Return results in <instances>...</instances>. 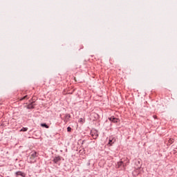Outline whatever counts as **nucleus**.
Here are the masks:
<instances>
[{"label": "nucleus", "mask_w": 177, "mask_h": 177, "mask_svg": "<svg viewBox=\"0 0 177 177\" xmlns=\"http://www.w3.org/2000/svg\"><path fill=\"white\" fill-rule=\"evenodd\" d=\"M17 176H22V177H26V174L21 171H17L16 172Z\"/></svg>", "instance_id": "nucleus-5"}, {"label": "nucleus", "mask_w": 177, "mask_h": 177, "mask_svg": "<svg viewBox=\"0 0 177 177\" xmlns=\"http://www.w3.org/2000/svg\"><path fill=\"white\" fill-rule=\"evenodd\" d=\"M30 105H29V106H28V109H30Z\"/></svg>", "instance_id": "nucleus-14"}, {"label": "nucleus", "mask_w": 177, "mask_h": 177, "mask_svg": "<svg viewBox=\"0 0 177 177\" xmlns=\"http://www.w3.org/2000/svg\"><path fill=\"white\" fill-rule=\"evenodd\" d=\"M174 142V139H172V138H170L169 140V142L170 143V145H172V142Z\"/></svg>", "instance_id": "nucleus-11"}, {"label": "nucleus", "mask_w": 177, "mask_h": 177, "mask_svg": "<svg viewBox=\"0 0 177 177\" xmlns=\"http://www.w3.org/2000/svg\"><path fill=\"white\" fill-rule=\"evenodd\" d=\"M41 127H43L44 128H49V126H48V124H45V123H42L41 124Z\"/></svg>", "instance_id": "nucleus-9"}, {"label": "nucleus", "mask_w": 177, "mask_h": 177, "mask_svg": "<svg viewBox=\"0 0 177 177\" xmlns=\"http://www.w3.org/2000/svg\"><path fill=\"white\" fill-rule=\"evenodd\" d=\"M90 135L93 139H97V137L99 136V133H97V131L96 130H92Z\"/></svg>", "instance_id": "nucleus-2"}, {"label": "nucleus", "mask_w": 177, "mask_h": 177, "mask_svg": "<svg viewBox=\"0 0 177 177\" xmlns=\"http://www.w3.org/2000/svg\"><path fill=\"white\" fill-rule=\"evenodd\" d=\"M28 131V128L27 127H23L21 130L20 132H27Z\"/></svg>", "instance_id": "nucleus-7"}, {"label": "nucleus", "mask_w": 177, "mask_h": 177, "mask_svg": "<svg viewBox=\"0 0 177 177\" xmlns=\"http://www.w3.org/2000/svg\"><path fill=\"white\" fill-rule=\"evenodd\" d=\"M175 151H177V148L175 149Z\"/></svg>", "instance_id": "nucleus-13"}, {"label": "nucleus", "mask_w": 177, "mask_h": 177, "mask_svg": "<svg viewBox=\"0 0 177 177\" xmlns=\"http://www.w3.org/2000/svg\"><path fill=\"white\" fill-rule=\"evenodd\" d=\"M115 142V140H109V145H110V146H111L113 145V143H114Z\"/></svg>", "instance_id": "nucleus-8"}, {"label": "nucleus", "mask_w": 177, "mask_h": 177, "mask_svg": "<svg viewBox=\"0 0 177 177\" xmlns=\"http://www.w3.org/2000/svg\"><path fill=\"white\" fill-rule=\"evenodd\" d=\"M122 164H123L122 161L118 162L117 163V167H118V168H121V167H122Z\"/></svg>", "instance_id": "nucleus-6"}, {"label": "nucleus", "mask_w": 177, "mask_h": 177, "mask_svg": "<svg viewBox=\"0 0 177 177\" xmlns=\"http://www.w3.org/2000/svg\"><path fill=\"white\" fill-rule=\"evenodd\" d=\"M67 131H68V132H71V127H68L67 128Z\"/></svg>", "instance_id": "nucleus-12"}, {"label": "nucleus", "mask_w": 177, "mask_h": 177, "mask_svg": "<svg viewBox=\"0 0 177 177\" xmlns=\"http://www.w3.org/2000/svg\"><path fill=\"white\" fill-rule=\"evenodd\" d=\"M62 158L59 156L55 157L53 160V162H55V164H57V162H59V161H61Z\"/></svg>", "instance_id": "nucleus-4"}, {"label": "nucleus", "mask_w": 177, "mask_h": 177, "mask_svg": "<svg viewBox=\"0 0 177 177\" xmlns=\"http://www.w3.org/2000/svg\"><path fill=\"white\" fill-rule=\"evenodd\" d=\"M109 120L112 122H114L115 124H117V122H120V119L115 118H114V116H111V118H109Z\"/></svg>", "instance_id": "nucleus-3"}, {"label": "nucleus", "mask_w": 177, "mask_h": 177, "mask_svg": "<svg viewBox=\"0 0 177 177\" xmlns=\"http://www.w3.org/2000/svg\"><path fill=\"white\" fill-rule=\"evenodd\" d=\"M37 157H38L36 151H32L30 155L29 162L31 164H34V162H37Z\"/></svg>", "instance_id": "nucleus-1"}, {"label": "nucleus", "mask_w": 177, "mask_h": 177, "mask_svg": "<svg viewBox=\"0 0 177 177\" xmlns=\"http://www.w3.org/2000/svg\"><path fill=\"white\" fill-rule=\"evenodd\" d=\"M25 99H28V95L24 96L23 98L21 99V100H25Z\"/></svg>", "instance_id": "nucleus-10"}]
</instances>
